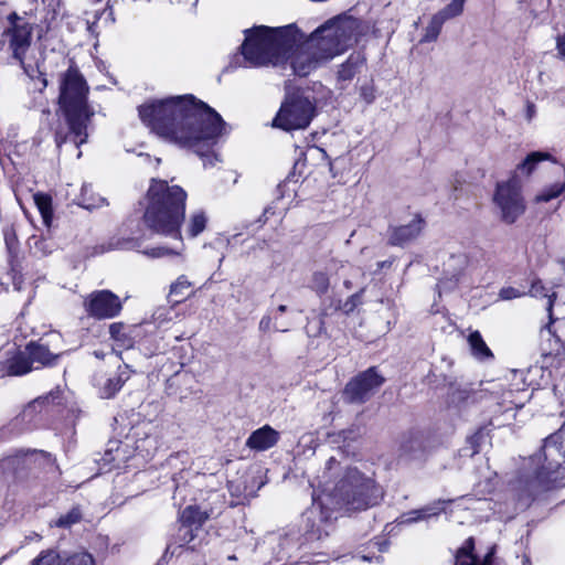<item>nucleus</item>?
<instances>
[{
    "label": "nucleus",
    "instance_id": "obj_52",
    "mask_svg": "<svg viewBox=\"0 0 565 565\" xmlns=\"http://www.w3.org/2000/svg\"><path fill=\"white\" fill-rule=\"evenodd\" d=\"M344 285L350 288V282L348 280L344 281Z\"/></svg>",
    "mask_w": 565,
    "mask_h": 565
},
{
    "label": "nucleus",
    "instance_id": "obj_44",
    "mask_svg": "<svg viewBox=\"0 0 565 565\" xmlns=\"http://www.w3.org/2000/svg\"><path fill=\"white\" fill-rule=\"evenodd\" d=\"M271 328V318L269 316L263 317L259 321V329L262 331H268Z\"/></svg>",
    "mask_w": 565,
    "mask_h": 565
},
{
    "label": "nucleus",
    "instance_id": "obj_8",
    "mask_svg": "<svg viewBox=\"0 0 565 565\" xmlns=\"http://www.w3.org/2000/svg\"><path fill=\"white\" fill-rule=\"evenodd\" d=\"M315 106L312 103L299 95H288L277 113L273 126L286 131L305 129L313 117Z\"/></svg>",
    "mask_w": 565,
    "mask_h": 565
},
{
    "label": "nucleus",
    "instance_id": "obj_40",
    "mask_svg": "<svg viewBox=\"0 0 565 565\" xmlns=\"http://www.w3.org/2000/svg\"><path fill=\"white\" fill-rule=\"evenodd\" d=\"M4 239L9 248H12L17 243V236L13 228H8L4 232Z\"/></svg>",
    "mask_w": 565,
    "mask_h": 565
},
{
    "label": "nucleus",
    "instance_id": "obj_28",
    "mask_svg": "<svg viewBox=\"0 0 565 565\" xmlns=\"http://www.w3.org/2000/svg\"><path fill=\"white\" fill-rule=\"evenodd\" d=\"M34 203L41 213L43 223L49 227L53 218L52 199L45 193H35L33 195Z\"/></svg>",
    "mask_w": 565,
    "mask_h": 565
},
{
    "label": "nucleus",
    "instance_id": "obj_10",
    "mask_svg": "<svg viewBox=\"0 0 565 565\" xmlns=\"http://www.w3.org/2000/svg\"><path fill=\"white\" fill-rule=\"evenodd\" d=\"M384 383V377L375 367H370L350 380L344 390L343 398L348 403L362 404L366 402Z\"/></svg>",
    "mask_w": 565,
    "mask_h": 565
},
{
    "label": "nucleus",
    "instance_id": "obj_45",
    "mask_svg": "<svg viewBox=\"0 0 565 565\" xmlns=\"http://www.w3.org/2000/svg\"><path fill=\"white\" fill-rule=\"evenodd\" d=\"M88 188H89L88 185H84V186L82 188V195H83L82 205H83L84 207H86V209H90V207H94V206H96V205H97V204H94V203H87V202H86V200H85V198H84V194L89 190Z\"/></svg>",
    "mask_w": 565,
    "mask_h": 565
},
{
    "label": "nucleus",
    "instance_id": "obj_34",
    "mask_svg": "<svg viewBox=\"0 0 565 565\" xmlns=\"http://www.w3.org/2000/svg\"><path fill=\"white\" fill-rule=\"evenodd\" d=\"M158 448V440L156 436L146 435L145 438H139L136 441V450L146 458L152 456Z\"/></svg>",
    "mask_w": 565,
    "mask_h": 565
},
{
    "label": "nucleus",
    "instance_id": "obj_38",
    "mask_svg": "<svg viewBox=\"0 0 565 565\" xmlns=\"http://www.w3.org/2000/svg\"><path fill=\"white\" fill-rule=\"evenodd\" d=\"M524 295L523 291H520L513 287L502 288L499 292V297L502 300H512Z\"/></svg>",
    "mask_w": 565,
    "mask_h": 565
},
{
    "label": "nucleus",
    "instance_id": "obj_5",
    "mask_svg": "<svg viewBox=\"0 0 565 565\" xmlns=\"http://www.w3.org/2000/svg\"><path fill=\"white\" fill-rule=\"evenodd\" d=\"M88 85L79 71L70 66L62 75L58 104L65 120V127L60 125L55 130V141L61 147L72 141L75 147L85 143L88 137L87 128L94 115L87 104Z\"/></svg>",
    "mask_w": 565,
    "mask_h": 565
},
{
    "label": "nucleus",
    "instance_id": "obj_3",
    "mask_svg": "<svg viewBox=\"0 0 565 565\" xmlns=\"http://www.w3.org/2000/svg\"><path fill=\"white\" fill-rule=\"evenodd\" d=\"M326 477L334 479V484L328 483L323 498H316L306 512V535L310 541L322 540L333 530L332 512L326 505L334 503L348 510H363L379 502L381 491L371 478L364 477L355 468L343 466L335 457H330L326 463Z\"/></svg>",
    "mask_w": 565,
    "mask_h": 565
},
{
    "label": "nucleus",
    "instance_id": "obj_16",
    "mask_svg": "<svg viewBox=\"0 0 565 565\" xmlns=\"http://www.w3.org/2000/svg\"><path fill=\"white\" fill-rule=\"evenodd\" d=\"M423 227V218L415 216L408 224L391 228L388 241L392 245H405L419 236Z\"/></svg>",
    "mask_w": 565,
    "mask_h": 565
},
{
    "label": "nucleus",
    "instance_id": "obj_51",
    "mask_svg": "<svg viewBox=\"0 0 565 565\" xmlns=\"http://www.w3.org/2000/svg\"><path fill=\"white\" fill-rule=\"evenodd\" d=\"M278 330H279V331L285 332V331H287L288 329H287V328H278Z\"/></svg>",
    "mask_w": 565,
    "mask_h": 565
},
{
    "label": "nucleus",
    "instance_id": "obj_15",
    "mask_svg": "<svg viewBox=\"0 0 565 565\" xmlns=\"http://www.w3.org/2000/svg\"><path fill=\"white\" fill-rule=\"evenodd\" d=\"M280 439V434L269 425H265L254 430L246 440V447L255 451H265L274 446Z\"/></svg>",
    "mask_w": 565,
    "mask_h": 565
},
{
    "label": "nucleus",
    "instance_id": "obj_12",
    "mask_svg": "<svg viewBox=\"0 0 565 565\" xmlns=\"http://www.w3.org/2000/svg\"><path fill=\"white\" fill-rule=\"evenodd\" d=\"M87 313L97 319H110L121 311V301L109 290L92 292L84 301Z\"/></svg>",
    "mask_w": 565,
    "mask_h": 565
},
{
    "label": "nucleus",
    "instance_id": "obj_25",
    "mask_svg": "<svg viewBox=\"0 0 565 565\" xmlns=\"http://www.w3.org/2000/svg\"><path fill=\"white\" fill-rule=\"evenodd\" d=\"M193 539H194L193 529L188 525L181 524L178 530L175 540L173 542H170L167 545L166 555L167 554L174 555L177 553L178 548L191 543L193 541Z\"/></svg>",
    "mask_w": 565,
    "mask_h": 565
},
{
    "label": "nucleus",
    "instance_id": "obj_14",
    "mask_svg": "<svg viewBox=\"0 0 565 565\" xmlns=\"http://www.w3.org/2000/svg\"><path fill=\"white\" fill-rule=\"evenodd\" d=\"M530 398L531 394L525 387L502 392L498 405L503 409L502 415L505 416L503 424H510V420L515 418L514 411L521 409Z\"/></svg>",
    "mask_w": 565,
    "mask_h": 565
},
{
    "label": "nucleus",
    "instance_id": "obj_6",
    "mask_svg": "<svg viewBox=\"0 0 565 565\" xmlns=\"http://www.w3.org/2000/svg\"><path fill=\"white\" fill-rule=\"evenodd\" d=\"M534 477L526 480L523 491L535 498L544 491L563 486L565 479V426L550 435L539 452L531 458Z\"/></svg>",
    "mask_w": 565,
    "mask_h": 565
},
{
    "label": "nucleus",
    "instance_id": "obj_31",
    "mask_svg": "<svg viewBox=\"0 0 565 565\" xmlns=\"http://www.w3.org/2000/svg\"><path fill=\"white\" fill-rule=\"evenodd\" d=\"M446 21L438 14H434L425 29L422 42H434L437 40L441 28Z\"/></svg>",
    "mask_w": 565,
    "mask_h": 565
},
{
    "label": "nucleus",
    "instance_id": "obj_21",
    "mask_svg": "<svg viewBox=\"0 0 565 565\" xmlns=\"http://www.w3.org/2000/svg\"><path fill=\"white\" fill-rule=\"evenodd\" d=\"M401 456L407 460H420L425 457V446L422 437L407 436L401 444Z\"/></svg>",
    "mask_w": 565,
    "mask_h": 565
},
{
    "label": "nucleus",
    "instance_id": "obj_33",
    "mask_svg": "<svg viewBox=\"0 0 565 565\" xmlns=\"http://www.w3.org/2000/svg\"><path fill=\"white\" fill-rule=\"evenodd\" d=\"M28 245L35 256H45L51 253L53 244L42 236L32 235L28 239Z\"/></svg>",
    "mask_w": 565,
    "mask_h": 565
},
{
    "label": "nucleus",
    "instance_id": "obj_50",
    "mask_svg": "<svg viewBox=\"0 0 565 565\" xmlns=\"http://www.w3.org/2000/svg\"><path fill=\"white\" fill-rule=\"evenodd\" d=\"M228 559L234 561V559H236V556L235 555H230Z\"/></svg>",
    "mask_w": 565,
    "mask_h": 565
},
{
    "label": "nucleus",
    "instance_id": "obj_49",
    "mask_svg": "<svg viewBox=\"0 0 565 565\" xmlns=\"http://www.w3.org/2000/svg\"><path fill=\"white\" fill-rule=\"evenodd\" d=\"M95 355H96L97 358H103V354H102V353H99V352H97V351H95Z\"/></svg>",
    "mask_w": 565,
    "mask_h": 565
},
{
    "label": "nucleus",
    "instance_id": "obj_46",
    "mask_svg": "<svg viewBox=\"0 0 565 565\" xmlns=\"http://www.w3.org/2000/svg\"><path fill=\"white\" fill-rule=\"evenodd\" d=\"M287 310V307L285 305H280L278 308H277V312L278 313H284L286 312Z\"/></svg>",
    "mask_w": 565,
    "mask_h": 565
},
{
    "label": "nucleus",
    "instance_id": "obj_43",
    "mask_svg": "<svg viewBox=\"0 0 565 565\" xmlns=\"http://www.w3.org/2000/svg\"><path fill=\"white\" fill-rule=\"evenodd\" d=\"M468 397V393L466 390H458L457 392H454L451 401L455 402H461L465 401Z\"/></svg>",
    "mask_w": 565,
    "mask_h": 565
},
{
    "label": "nucleus",
    "instance_id": "obj_11",
    "mask_svg": "<svg viewBox=\"0 0 565 565\" xmlns=\"http://www.w3.org/2000/svg\"><path fill=\"white\" fill-rule=\"evenodd\" d=\"M11 26L6 31L4 35L9 40V46L13 57L17 58L26 74H30L29 66L24 62V55L30 47L32 38V25L18 17L17 13L9 15Z\"/></svg>",
    "mask_w": 565,
    "mask_h": 565
},
{
    "label": "nucleus",
    "instance_id": "obj_42",
    "mask_svg": "<svg viewBox=\"0 0 565 565\" xmlns=\"http://www.w3.org/2000/svg\"><path fill=\"white\" fill-rule=\"evenodd\" d=\"M556 50L561 57L565 58V34L557 36Z\"/></svg>",
    "mask_w": 565,
    "mask_h": 565
},
{
    "label": "nucleus",
    "instance_id": "obj_4",
    "mask_svg": "<svg viewBox=\"0 0 565 565\" xmlns=\"http://www.w3.org/2000/svg\"><path fill=\"white\" fill-rule=\"evenodd\" d=\"M186 193L179 185H169L166 180L151 179L147 192L145 223L152 232L179 241V247L156 246L143 254L150 258L182 256L183 243L180 227L184 221Z\"/></svg>",
    "mask_w": 565,
    "mask_h": 565
},
{
    "label": "nucleus",
    "instance_id": "obj_1",
    "mask_svg": "<svg viewBox=\"0 0 565 565\" xmlns=\"http://www.w3.org/2000/svg\"><path fill=\"white\" fill-rule=\"evenodd\" d=\"M361 23L350 15L337 17L317 29L306 41L292 26H254L245 31L242 54L245 66H280L290 62L295 74L307 76L356 42Z\"/></svg>",
    "mask_w": 565,
    "mask_h": 565
},
{
    "label": "nucleus",
    "instance_id": "obj_26",
    "mask_svg": "<svg viewBox=\"0 0 565 565\" xmlns=\"http://www.w3.org/2000/svg\"><path fill=\"white\" fill-rule=\"evenodd\" d=\"M207 216L204 211L198 210L190 214L185 232L190 237H196L206 227Z\"/></svg>",
    "mask_w": 565,
    "mask_h": 565
},
{
    "label": "nucleus",
    "instance_id": "obj_29",
    "mask_svg": "<svg viewBox=\"0 0 565 565\" xmlns=\"http://www.w3.org/2000/svg\"><path fill=\"white\" fill-rule=\"evenodd\" d=\"M192 284L189 281L186 276H179L177 280L170 286L169 297L171 298V301L179 303L185 299V291L189 290Z\"/></svg>",
    "mask_w": 565,
    "mask_h": 565
},
{
    "label": "nucleus",
    "instance_id": "obj_17",
    "mask_svg": "<svg viewBox=\"0 0 565 565\" xmlns=\"http://www.w3.org/2000/svg\"><path fill=\"white\" fill-rule=\"evenodd\" d=\"M344 266L343 262L332 259L327 264L323 270H315L309 282L310 289L319 296L327 294L330 287V275L337 274L339 269Z\"/></svg>",
    "mask_w": 565,
    "mask_h": 565
},
{
    "label": "nucleus",
    "instance_id": "obj_18",
    "mask_svg": "<svg viewBox=\"0 0 565 565\" xmlns=\"http://www.w3.org/2000/svg\"><path fill=\"white\" fill-rule=\"evenodd\" d=\"M553 320L540 331V351L544 360L558 355L562 351L561 339L552 330Z\"/></svg>",
    "mask_w": 565,
    "mask_h": 565
},
{
    "label": "nucleus",
    "instance_id": "obj_20",
    "mask_svg": "<svg viewBox=\"0 0 565 565\" xmlns=\"http://www.w3.org/2000/svg\"><path fill=\"white\" fill-rule=\"evenodd\" d=\"M130 377V371L128 365L119 366L117 373L99 383L100 394L105 398L113 397Z\"/></svg>",
    "mask_w": 565,
    "mask_h": 565
},
{
    "label": "nucleus",
    "instance_id": "obj_35",
    "mask_svg": "<svg viewBox=\"0 0 565 565\" xmlns=\"http://www.w3.org/2000/svg\"><path fill=\"white\" fill-rule=\"evenodd\" d=\"M82 513L78 508H73L67 513L61 515L55 521L51 522V526H57V527H71L73 524H76L81 521Z\"/></svg>",
    "mask_w": 565,
    "mask_h": 565
},
{
    "label": "nucleus",
    "instance_id": "obj_27",
    "mask_svg": "<svg viewBox=\"0 0 565 565\" xmlns=\"http://www.w3.org/2000/svg\"><path fill=\"white\" fill-rule=\"evenodd\" d=\"M530 295L532 297H536V298H547L546 311L548 313L550 320L552 321L553 320L552 311H553L554 302L557 298V294L556 292L550 294L547 288L542 284L541 280H535L531 285Z\"/></svg>",
    "mask_w": 565,
    "mask_h": 565
},
{
    "label": "nucleus",
    "instance_id": "obj_9",
    "mask_svg": "<svg viewBox=\"0 0 565 565\" xmlns=\"http://www.w3.org/2000/svg\"><path fill=\"white\" fill-rule=\"evenodd\" d=\"M521 190L522 185L516 175L497 184L493 202L501 212V218L508 224L514 223L525 211Z\"/></svg>",
    "mask_w": 565,
    "mask_h": 565
},
{
    "label": "nucleus",
    "instance_id": "obj_13",
    "mask_svg": "<svg viewBox=\"0 0 565 565\" xmlns=\"http://www.w3.org/2000/svg\"><path fill=\"white\" fill-rule=\"evenodd\" d=\"M30 565H94V559L90 554L84 552L60 555L54 550H47L41 552Z\"/></svg>",
    "mask_w": 565,
    "mask_h": 565
},
{
    "label": "nucleus",
    "instance_id": "obj_41",
    "mask_svg": "<svg viewBox=\"0 0 565 565\" xmlns=\"http://www.w3.org/2000/svg\"><path fill=\"white\" fill-rule=\"evenodd\" d=\"M360 294L353 295L344 305L347 311L353 310L360 303Z\"/></svg>",
    "mask_w": 565,
    "mask_h": 565
},
{
    "label": "nucleus",
    "instance_id": "obj_47",
    "mask_svg": "<svg viewBox=\"0 0 565 565\" xmlns=\"http://www.w3.org/2000/svg\"><path fill=\"white\" fill-rule=\"evenodd\" d=\"M513 376H514V380H516V379H520V380H521V379H522V373H520V372H518V371H514V372H513Z\"/></svg>",
    "mask_w": 565,
    "mask_h": 565
},
{
    "label": "nucleus",
    "instance_id": "obj_30",
    "mask_svg": "<svg viewBox=\"0 0 565 565\" xmlns=\"http://www.w3.org/2000/svg\"><path fill=\"white\" fill-rule=\"evenodd\" d=\"M207 515L196 507H186L181 513V521L183 525L192 527V525H201L206 520Z\"/></svg>",
    "mask_w": 565,
    "mask_h": 565
},
{
    "label": "nucleus",
    "instance_id": "obj_7",
    "mask_svg": "<svg viewBox=\"0 0 565 565\" xmlns=\"http://www.w3.org/2000/svg\"><path fill=\"white\" fill-rule=\"evenodd\" d=\"M62 337L57 332H51L39 342H31L26 345L28 358L15 356L10 365L9 372L12 375H23L32 370V364L50 365L62 354Z\"/></svg>",
    "mask_w": 565,
    "mask_h": 565
},
{
    "label": "nucleus",
    "instance_id": "obj_22",
    "mask_svg": "<svg viewBox=\"0 0 565 565\" xmlns=\"http://www.w3.org/2000/svg\"><path fill=\"white\" fill-rule=\"evenodd\" d=\"M365 57L360 52L352 53L348 60L340 65L338 71V79L339 81H351L355 74L360 72V70L364 66Z\"/></svg>",
    "mask_w": 565,
    "mask_h": 565
},
{
    "label": "nucleus",
    "instance_id": "obj_36",
    "mask_svg": "<svg viewBox=\"0 0 565 565\" xmlns=\"http://www.w3.org/2000/svg\"><path fill=\"white\" fill-rule=\"evenodd\" d=\"M565 190V182H556L548 188L544 189L541 193H539L534 201L536 203L548 202L557 196H559Z\"/></svg>",
    "mask_w": 565,
    "mask_h": 565
},
{
    "label": "nucleus",
    "instance_id": "obj_19",
    "mask_svg": "<svg viewBox=\"0 0 565 565\" xmlns=\"http://www.w3.org/2000/svg\"><path fill=\"white\" fill-rule=\"evenodd\" d=\"M473 539L469 537L456 555L457 565H493L492 557L494 548L491 547L482 561L477 559L472 554Z\"/></svg>",
    "mask_w": 565,
    "mask_h": 565
},
{
    "label": "nucleus",
    "instance_id": "obj_32",
    "mask_svg": "<svg viewBox=\"0 0 565 565\" xmlns=\"http://www.w3.org/2000/svg\"><path fill=\"white\" fill-rule=\"evenodd\" d=\"M543 160H552V156L547 152H532L518 166V169L524 171L529 175L534 171L536 164Z\"/></svg>",
    "mask_w": 565,
    "mask_h": 565
},
{
    "label": "nucleus",
    "instance_id": "obj_2",
    "mask_svg": "<svg viewBox=\"0 0 565 565\" xmlns=\"http://www.w3.org/2000/svg\"><path fill=\"white\" fill-rule=\"evenodd\" d=\"M138 110L142 122L160 139L192 149L207 159L224 129L221 116L192 95L149 100Z\"/></svg>",
    "mask_w": 565,
    "mask_h": 565
},
{
    "label": "nucleus",
    "instance_id": "obj_37",
    "mask_svg": "<svg viewBox=\"0 0 565 565\" xmlns=\"http://www.w3.org/2000/svg\"><path fill=\"white\" fill-rule=\"evenodd\" d=\"M465 0H452L448 6L437 13L445 20L460 15L463 11Z\"/></svg>",
    "mask_w": 565,
    "mask_h": 565
},
{
    "label": "nucleus",
    "instance_id": "obj_24",
    "mask_svg": "<svg viewBox=\"0 0 565 565\" xmlns=\"http://www.w3.org/2000/svg\"><path fill=\"white\" fill-rule=\"evenodd\" d=\"M472 355L478 360H488L493 356L491 350L483 341L479 331H473L468 337Z\"/></svg>",
    "mask_w": 565,
    "mask_h": 565
},
{
    "label": "nucleus",
    "instance_id": "obj_23",
    "mask_svg": "<svg viewBox=\"0 0 565 565\" xmlns=\"http://www.w3.org/2000/svg\"><path fill=\"white\" fill-rule=\"evenodd\" d=\"M443 511L440 503L435 505H428L419 510H413L401 515L399 524H411L422 520H426L430 516L438 515Z\"/></svg>",
    "mask_w": 565,
    "mask_h": 565
},
{
    "label": "nucleus",
    "instance_id": "obj_39",
    "mask_svg": "<svg viewBox=\"0 0 565 565\" xmlns=\"http://www.w3.org/2000/svg\"><path fill=\"white\" fill-rule=\"evenodd\" d=\"M122 330H124V324L122 323H113V324H110V327H109L110 337L114 340L124 343L125 342L124 341L125 340L124 339L125 334H124Z\"/></svg>",
    "mask_w": 565,
    "mask_h": 565
},
{
    "label": "nucleus",
    "instance_id": "obj_48",
    "mask_svg": "<svg viewBox=\"0 0 565 565\" xmlns=\"http://www.w3.org/2000/svg\"><path fill=\"white\" fill-rule=\"evenodd\" d=\"M533 114H534V106L531 105V106H529V117H532Z\"/></svg>",
    "mask_w": 565,
    "mask_h": 565
}]
</instances>
